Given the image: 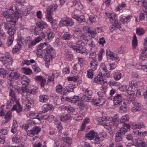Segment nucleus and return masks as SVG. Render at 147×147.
<instances>
[{"mask_svg":"<svg viewBox=\"0 0 147 147\" xmlns=\"http://www.w3.org/2000/svg\"><path fill=\"white\" fill-rule=\"evenodd\" d=\"M3 15L7 21L13 22L14 24L20 16V13L18 11H16L15 12L12 8L7 10L3 13Z\"/></svg>","mask_w":147,"mask_h":147,"instance_id":"obj_1","label":"nucleus"},{"mask_svg":"<svg viewBox=\"0 0 147 147\" xmlns=\"http://www.w3.org/2000/svg\"><path fill=\"white\" fill-rule=\"evenodd\" d=\"M0 61L7 69L11 70L10 67L12 66L13 61L9 54L6 53L4 56L0 58Z\"/></svg>","mask_w":147,"mask_h":147,"instance_id":"obj_2","label":"nucleus"},{"mask_svg":"<svg viewBox=\"0 0 147 147\" xmlns=\"http://www.w3.org/2000/svg\"><path fill=\"white\" fill-rule=\"evenodd\" d=\"M74 24V22L72 19L66 17L61 19L59 23L60 26H71Z\"/></svg>","mask_w":147,"mask_h":147,"instance_id":"obj_3","label":"nucleus"},{"mask_svg":"<svg viewBox=\"0 0 147 147\" xmlns=\"http://www.w3.org/2000/svg\"><path fill=\"white\" fill-rule=\"evenodd\" d=\"M20 74L16 72H11L9 75L8 84L10 85H13L14 80H17L19 79Z\"/></svg>","mask_w":147,"mask_h":147,"instance_id":"obj_4","label":"nucleus"},{"mask_svg":"<svg viewBox=\"0 0 147 147\" xmlns=\"http://www.w3.org/2000/svg\"><path fill=\"white\" fill-rule=\"evenodd\" d=\"M41 129L38 126H34L30 130H28L27 134L28 136H33L35 134H37L40 131Z\"/></svg>","mask_w":147,"mask_h":147,"instance_id":"obj_5","label":"nucleus"},{"mask_svg":"<svg viewBox=\"0 0 147 147\" xmlns=\"http://www.w3.org/2000/svg\"><path fill=\"white\" fill-rule=\"evenodd\" d=\"M47 43H45L44 44L40 43L37 47V55H39L41 56H42V54L43 53V52L44 50L45 51V49H44V48H47Z\"/></svg>","mask_w":147,"mask_h":147,"instance_id":"obj_6","label":"nucleus"},{"mask_svg":"<svg viewBox=\"0 0 147 147\" xmlns=\"http://www.w3.org/2000/svg\"><path fill=\"white\" fill-rule=\"evenodd\" d=\"M114 105L117 106H119L122 101V97L120 94H117L113 98Z\"/></svg>","mask_w":147,"mask_h":147,"instance_id":"obj_7","label":"nucleus"},{"mask_svg":"<svg viewBox=\"0 0 147 147\" xmlns=\"http://www.w3.org/2000/svg\"><path fill=\"white\" fill-rule=\"evenodd\" d=\"M124 127L121 128L119 130H118L117 132L122 135L125 136L128 131V129L130 128V125L129 124L127 123H124Z\"/></svg>","mask_w":147,"mask_h":147,"instance_id":"obj_8","label":"nucleus"},{"mask_svg":"<svg viewBox=\"0 0 147 147\" xmlns=\"http://www.w3.org/2000/svg\"><path fill=\"white\" fill-rule=\"evenodd\" d=\"M9 89L10 90L9 96L11 97V99L13 100H16V98L14 90L15 86H14L13 85L12 86L9 85Z\"/></svg>","mask_w":147,"mask_h":147,"instance_id":"obj_9","label":"nucleus"},{"mask_svg":"<svg viewBox=\"0 0 147 147\" xmlns=\"http://www.w3.org/2000/svg\"><path fill=\"white\" fill-rule=\"evenodd\" d=\"M106 101L104 98L99 97L98 99L93 100V103L95 105L100 106L104 104Z\"/></svg>","mask_w":147,"mask_h":147,"instance_id":"obj_10","label":"nucleus"},{"mask_svg":"<svg viewBox=\"0 0 147 147\" xmlns=\"http://www.w3.org/2000/svg\"><path fill=\"white\" fill-rule=\"evenodd\" d=\"M133 106L131 108V111L133 112L140 111L142 109L141 105L138 103L134 102L132 103Z\"/></svg>","mask_w":147,"mask_h":147,"instance_id":"obj_11","label":"nucleus"},{"mask_svg":"<svg viewBox=\"0 0 147 147\" xmlns=\"http://www.w3.org/2000/svg\"><path fill=\"white\" fill-rule=\"evenodd\" d=\"M41 32L42 34V37H43V38H45L46 37H47V39L50 40H51L55 36L54 34L51 32H50L49 33L47 32L44 33L43 32Z\"/></svg>","mask_w":147,"mask_h":147,"instance_id":"obj_12","label":"nucleus"},{"mask_svg":"<svg viewBox=\"0 0 147 147\" xmlns=\"http://www.w3.org/2000/svg\"><path fill=\"white\" fill-rule=\"evenodd\" d=\"M28 122V124L26 125L24 127V129L26 131H27L28 129H29V130H30L34 127L35 123L34 121H32L29 120Z\"/></svg>","mask_w":147,"mask_h":147,"instance_id":"obj_13","label":"nucleus"},{"mask_svg":"<svg viewBox=\"0 0 147 147\" xmlns=\"http://www.w3.org/2000/svg\"><path fill=\"white\" fill-rule=\"evenodd\" d=\"M36 25L40 30H42L44 28L47 26V24L43 21H40L37 22Z\"/></svg>","mask_w":147,"mask_h":147,"instance_id":"obj_14","label":"nucleus"},{"mask_svg":"<svg viewBox=\"0 0 147 147\" xmlns=\"http://www.w3.org/2000/svg\"><path fill=\"white\" fill-rule=\"evenodd\" d=\"M74 32L76 34L78 35V37H80L81 39L84 38L85 37V35L82 33V30L79 28H76L74 31Z\"/></svg>","mask_w":147,"mask_h":147,"instance_id":"obj_15","label":"nucleus"},{"mask_svg":"<svg viewBox=\"0 0 147 147\" xmlns=\"http://www.w3.org/2000/svg\"><path fill=\"white\" fill-rule=\"evenodd\" d=\"M13 25V24L7 22H3L0 25V27L4 28L5 30H8L12 27Z\"/></svg>","mask_w":147,"mask_h":147,"instance_id":"obj_16","label":"nucleus"},{"mask_svg":"<svg viewBox=\"0 0 147 147\" xmlns=\"http://www.w3.org/2000/svg\"><path fill=\"white\" fill-rule=\"evenodd\" d=\"M15 24L13 23V26L11 27L7 31V33L9 35V36L14 37V35L16 32V27L15 26Z\"/></svg>","mask_w":147,"mask_h":147,"instance_id":"obj_17","label":"nucleus"},{"mask_svg":"<svg viewBox=\"0 0 147 147\" xmlns=\"http://www.w3.org/2000/svg\"><path fill=\"white\" fill-rule=\"evenodd\" d=\"M110 121L111 120H107L106 122L104 121V123H101V125L106 129L107 130L111 129L112 125L111 124H110Z\"/></svg>","mask_w":147,"mask_h":147,"instance_id":"obj_18","label":"nucleus"},{"mask_svg":"<svg viewBox=\"0 0 147 147\" xmlns=\"http://www.w3.org/2000/svg\"><path fill=\"white\" fill-rule=\"evenodd\" d=\"M21 83L22 84H26L28 85L30 81V80L26 76L23 75L21 78Z\"/></svg>","mask_w":147,"mask_h":147,"instance_id":"obj_19","label":"nucleus"},{"mask_svg":"<svg viewBox=\"0 0 147 147\" xmlns=\"http://www.w3.org/2000/svg\"><path fill=\"white\" fill-rule=\"evenodd\" d=\"M96 134L93 130L90 131L88 133L86 134V136L87 138L91 140L94 138Z\"/></svg>","mask_w":147,"mask_h":147,"instance_id":"obj_20","label":"nucleus"},{"mask_svg":"<svg viewBox=\"0 0 147 147\" xmlns=\"http://www.w3.org/2000/svg\"><path fill=\"white\" fill-rule=\"evenodd\" d=\"M46 53L45 55L48 56L49 57L52 58L53 55L51 54L52 51L53 50V49L50 46L48 47L47 48H46Z\"/></svg>","mask_w":147,"mask_h":147,"instance_id":"obj_21","label":"nucleus"},{"mask_svg":"<svg viewBox=\"0 0 147 147\" xmlns=\"http://www.w3.org/2000/svg\"><path fill=\"white\" fill-rule=\"evenodd\" d=\"M106 92V90L103 89L98 92L97 94L99 97L104 98L107 96Z\"/></svg>","mask_w":147,"mask_h":147,"instance_id":"obj_22","label":"nucleus"},{"mask_svg":"<svg viewBox=\"0 0 147 147\" xmlns=\"http://www.w3.org/2000/svg\"><path fill=\"white\" fill-rule=\"evenodd\" d=\"M111 121V120H110ZM119 117L117 116H114L111 120V123L113 125L117 127L119 123Z\"/></svg>","mask_w":147,"mask_h":147,"instance_id":"obj_23","label":"nucleus"},{"mask_svg":"<svg viewBox=\"0 0 147 147\" xmlns=\"http://www.w3.org/2000/svg\"><path fill=\"white\" fill-rule=\"evenodd\" d=\"M51 105L49 104L48 105H45L43 106L44 110L41 112L42 113H45L46 112H47L51 109Z\"/></svg>","mask_w":147,"mask_h":147,"instance_id":"obj_24","label":"nucleus"},{"mask_svg":"<svg viewBox=\"0 0 147 147\" xmlns=\"http://www.w3.org/2000/svg\"><path fill=\"white\" fill-rule=\"evenodd\" d=\"M103 77L101 73L99 74L94 79V81L95 82L100 83L102 80Z\"/></svg>","mask_w":147,"mask_h":147,"instance_id":"obj_25","label":"nucleus"},{"mask_svg":"<svg viewBox=\"0 0 147 147\" xmlns=\"http://www.w3.org/2000/svg\"><path fill=\"white\" fill-rule=\"evenodd\" d=\"M28 86V85H26V84H22L21 90L22 93L25 92H27L26 95L27 98H28V95H30V94H29V92H30V90L27 88V87Z\"/></svg>","mask_w":147,"mask_h":147,"instance_id":"obj_26","label":"nucleus"},{"mask_svg":"<svg viewBox=\"0 0 147 147\" xmlns=\"http://www.w3.org/2000/svg\"><path fill=\"white\" fill-rule=\"evenodd\" d=\"M72 37L71 35L69 32L65 33L62 37L63 39L65 40H69L72 38Z\"/></svg>","mask_w":147,"mask_h":147,"instance_id":"obj_27","label":"nucleus"},{"mask_svg":"<svg viewBox=\"0 0 147 147\" xmlns=\"http://www.w3.org/2000/svg\"><path fill=\"white\" fill-rule=\"evenodd\" d=\"M49 99L48 96L44 95H40L39 96V100L42 102H46Z\"/></svg>","mask_w":147,"mask_h":147,"instance_id":"obj_28","label":"nucleus"},{"mask_svg":"<svg viewBox=\"0 0 147 147\" xmlns=\"http://www.w3.org/2000/svg\"><path fill=\"white\" fill-rule=\"evenodd\" d=\"M71 116L69 114H67L65 115L61 116L60 119L62 121H65L71 119Z\"/></svg>","mask_w":147,"mask_h":147,"instance_id":"obj_29","label":"nucleus"},{"mask_svg":"<svg viewBox=\"0 0 147 147\" xmlns=\"http://www.w3.org/2000/svg\"><path fill=\"white\" fill-rule=\"evenodd\" d=\"M98 63L96 60H93L91 61L90 63V67L92 68L94 70H95L97 67Z\"/></svg>","mask_w":147,"mask_h":147,"instance_id":"obj_30","label":"nucleus"},{"mask_svg":"<svg viewBox=\"0 0 147 147\" xmlns=\"http://www.w3.org/2000/svg\"><path fill=\"white\" fill-rule=\"evenodd\" d=\"M22 45L18 43L15 46L13 49L12 52L13 53H15L18 52L20 50Z\"/></svg>","mask_w":147,"mask_h":147,"instance_id":"obj_31","label":"nucleus"},{"mask_svg":"<svg viewBox=\"0 0 147 147\" xmlns=\"http://www.w3.org/2000/svg\"><path fill=\"white\" fill-rule=\"evenodd\" d=\"M106 55L109 56L110 58L114 60H116L117 58L114 57L113 53L111 51H110L109 50H107L106 51Z\"/></svg>","mask_w":147,"mask_h":147,"instance_id":"obj_32","label":"nucleus"},{"mask_svg":"<svg viewBox=\"0 0 147 147\" xmlns=\"http://www.w3.org/2000/svg\"><path fill=\"white\" fill-rule=\"evenodd\" d=\"M22 69L23 73L27 75H30L32 73V71L29 68L24 67L22 68Z\"/></svg>","mask_w":147,"mask_h":147,"instance_id":"obj_33","label":"nucleus"},{"mask_svg":"<svg viewBox=\"0 0 147 147\" xmlns=\"http://www.w3.org/2000/svg\"><path fill=\"white\" fill-rule=\"evenodd\" d=\"M86 51L85 47L82 45L78 46L77 52L79 53H83Z\"/></svg>","mask_w":147,"mask_h":147,"instance_id":"obj_34","label":"nucleus"},{"mask_svg":"<svg viewBox=\"0 0 147 147\" xmlns=\"http://www.w3.org/2000/svg\"><path fill=\"white\" fill-rule=\"evenodd\" d=\"M11 112L9 111L7 112L5 117V118L6 120V123L7 122L10 120L11 119Z\"/></svg>","mask_w":147,"mask_h":147,"instance_id":"obj_35","label":"nucleus"},{"mask_svg":"<svg viewBox=\"0 0 147 147\" xmlns=\"http://www.w3.org/2000/svg\"><path fill=\"white\" fill-rule=\"evenodd\" d=\"M144 30L142 28L139 27L136 29V33L138 35H143L144 34Z\"/></svg>","mask_w":147,"mask_h":147,"instance_id":"obj_36","label":"nucleus"},{"mask_svg":"<svg viewBox=\"0 0 147 147\" xmlns=\"http://www.w3.org/2000/svg\"><path fill=\"white\" fill-rule=\"evenodd\" d=\"M137 40L136 36L135 34H134L132 39V45L134 48H136V47L137 46Z\"/></svg>","mask_w":147,"mask_h":147,"instance_id":"obj_37","label":"nucleus"},{"mask_svg":"<svg viewBox=\"0 0 147 147\" xmlns=\"http://www.w3.org/2000/svg\"><path fill=\"white\" fill-rule=\"evenodd\" d=\"M95 140L94 143L97 144H99L100 143V142L103 140V139H101L97 135V134L96 135L94 138Z\"/></svg>","mask_w":147,"mask_h":147,"instance_id":"obj_38","label":"nucleus"},{"mask_svg":"<svg viewBox=\"0 0 147 147\" xmlns=\"http://www.w3.org/2000/svg\"><path fill=\"white\" fill-rule=\"evenodd\" d=\"M63 140L69 146L71 145L72 143V139L69 137L63 138Z\"/></svg>","mask_w":147,"mask_h":147,"instance_id":"obj_39","label":"nucleus"},{"mask_svg":"<svg viewBox=\"0 0 147 147\" xmlns=\"http://www.w3.org/2000/svg\"><path fill=\"white\" fill-rule=\"evenodd\" d=\"M132 125L135 127V128L140 129L144 127V125L142 123H133Z\"/></svg>","mask_w":147,"mask_h":147,"instance_id":"obj_40","label":"nucleus"},{"mask_svg":"<svg viewBox=\"0 0 147 147\" xmlns=\"http://www.w3.org/2000/svg\"><path fill=\"white\" fill-rule=\"evenodd\" d=\"M129 117L128 115H126L123 116L120 120L121 123H123L128 120Z\"/></svg>","mask_w":147,"mask_h":147,"instance_id":"obj_41","label":"nucleus"},{"mask_svg":"<svg viewBox=\"0 0 147 147\" xmlns=\"http://www.w3.org/2000/svg\"><path fill=\"white\" fill-rule=\"evenodd\" d=\"M56 9L55 5H53L52 6L49 7V8L47 9V13L51 14L53 11H55Z\"/></svg>","mask_w":147,"mask_h":147,"instance_id":"obj_42","label":"nucleus"},{"mask_svg":"<svg viewBox=\"0 0 147 147\" xmlns=\"http://www.w3.org/2000/svg\"><path fill=\"white\" fill-rule=\"evenodd\" d=\"M121 136L120 133L117 132L115 134V140L116 142H119L121 141L122 140Z\"/></svg>","mask_w":147,"mask_h":147,"instance_id":"obj_43","label":"nucleus"},{"mask_svg":"<svg viewBox=\"0 0 147 147\" xmlns=\"http://www.w3.org/2000/svg\"><path fill=\"white\" fill-rule=\"evenodd\" d=\"M56 91L58 93L62 94V91L63 89V87L62 85H57L56 87Z\"/></svg>","mask_w":147,"mask_h":147,"instance_id":"obj_44","label":"nucleus"},{"mask_svg":"<svg viewBox=\"0 0 147 147\" xmlns=\"http://www.w3.org/2000/svg\"><path fill=\"white\" fill-rule=\"evenodd\" d=\"M121 76V75L120 72H117L115 73L114 78L115 80H118L120 79Z\"/></svg>","mask_w":147,"mask_h":147,"instance_id":"obj_45","label":"nucleus"},{"mask_svg":"<svg viewBox=\"0 0 147 147\" xmlns=\"http://www.w3.org/2000/svg\"><path fill=\"white\" fill-rule=\"evenodd\" d=\"M7 71L4 68L0 69V76H2L3 78H5Z\"/></svg>","mask_w":147,"mask_h":147,"instance_id":"obj_46","label":"nucleus"},{"mask_svg":"<svg viewBox=\"0 0 147 147\" xmlns=\"http://www.w3.org/2000/svg\"><path fill=\"white\" fill-rule=\"evenodd\" d=\"M78 105L79 108L81 110H84V109H86L87 106L82 102H80L78 104Z\"/></svg>","mask_w":147,"mask_h":147,"instance_id":"obj_47","label":"nucleus"},{"mask_svg":"<svg viewBox=\"0 0 147 147\" xmlns=\"http://www.w3.org/2000/svg\"><path fill=\"white\" fill-rule=\"evenodd\" d=\"M94 70L92 69H90L88 70L87 71V76L89 78H92L93 76Z\"/></svg>","mask_w":147,"mask_h":147,"instance_id":"obj_48","label":"nucleus"},{"mask_svg":"<svg viewBox=\"0 0 147 147\" xmlns=\"http://www.w3.org/2000/svg\"><path fill=\"white\" fill-rule=\"evenodd\" d=\"M74 89L73 88H71L69 89H65V90H63V91L62 93V94L63 95H66L67 94H68L70 92H74Z\"/></svg>","mask_w":147,"mask_h":147,"instance_id":"obj_49","label":"nucleus"},{"mask_svg":"<svg viewBox=\"0 0 147 147\" xmlns=\"http://www.w3.org/2000/svg\"><path fill=\"white\" fill-rule=\"evenodd\" d=\"M14 39V37L9 36L7 41V44L8 46H9L12 43Z\"/></svg>","mask_w":147,"mask_h":147,"instance_id":"obj_50","label":"nucleus"},{"mask_svg":"<svg viewBox=\"0 0 147 147\" xmlns=\"http://www.w3.org/2000/svg\"><path fill=\"white\" fill-rule=\"evenodd\" d=\"M137 83L136 82H131V83L129 84V88H130L131 89H133L134 88H137Z\"/></svg>","mask_w":147,"mask_h":147,"instance_id":"obj_51","label":"nucleus"},{"mask_svg":"<svg viewBox=\"0 0 147 147\" xmlns=\"http://www.w3.org/2000/svg\"><path fill=\"white\" fill-rule=\"evenodd\" d=\"M64 109L69 113H73V111L74 110V109L73 108L71 107H65Z\"/></svg>","mask_w":147,"mask_h":147,"instance_id":"obj_52","label":"nucleus"},{"mask_svg":"<svg viewBox=\"0 0 147 147\" xmlns=\"http://www.w3.org/2000/svg\"><path fill=\"white\" fill-rule=\"evenodd\" d=\"M127 106L125 102H124L121 105L120 107V109L122 110L123 112H125L127 111Z\"/></svg>","mask_w":147,"mask_h":147,"instance_id":"obj_53","label":"nucleus"},{"mask_svg":"<svg viewBox=\"0 0 147 147\" xmlns=\"http://www.w3.org/2000/svg\"><path fill=\"white\" fill-rule=\"evenodd\" d=\"M79 100V98L78 96H74L72 98L71 100V103H76Z\"/></svg>","mask_w":147,"mask_h":147,"instance_id":"obj_54","label":"nucleus"},{"mask_svg":"<svg viewBox=\"0 0 147 147\" xmlns=\"http://www.w3.org/2000/svg\"><path fill=\"white\" fill-rule=\"evenodd\" d=\"M84 91L85 92L83 94L84 95L91 96L92 94V91L91 90L86 89Z\"/></svg>","mask_w":147,"mask_h":147,"instance_id":"obj_55","label":"nucleus"},{"mask_svg":"<svg viewBox=\"0 0 147 147\" xmlns=\"http://www.w3.org/2000/svg\"><path fill=\"white\" fill-rule=\"evenodd\" d=\"M90 96H84L82 97L83 99L87 102H91L92 101L93 102V99H92V98L90 97Z\"/></svg>","mask_w":147,"mask_h":147,"instance_id":"obj_56","label":"nucleus"},{"mask_svg":"<svg viewBox=\"0 0 147 147\" xmlns=\"http://www.w3.org/2000/svg\"><path fill=\"white\" fill-rule=\"evenodd\" d=\"M137 145L139 147H147V144L143 142H137Z\"/></svg>","mask_w":147,"mask_h":147,"instance_id":"obj_57","label":"nucleus"},{"mask_svg":"<svg viewBox=\"0 0 147 147\" xmlns=\"http://www.w3.org/2000/svg\"><path fill=\"white\" fill-rule=\"evenodd\" d=\"M125 138L128 140H132L133 137L132 134H126L125 135Z\"/></svg>","mask_w":147,"mask_h":147,"instance_id":"obj_58","label":"nucleus"},{"mask_svg":"<svg viewBox=\"0 0 147 147\" xmlns=\"http://www.w3.org/2000/svg\"><path fill=\"white\" fill-rule=\"evenodd\" d=\"M112 21V22L113 23H114V26L116 28H121L119 23L117 22L116 20V19L115 18V17L113 19V20Z\"/></svg>","mask_w":147,"mask_h":147,"instance_id":"obj_59","label":"nucleus"},{"mask_svg":"<svg viewBox=\"0 0 147 147\" xmlns=\"http://www.w3.org/2000/svg\"><path fill=\"white\" fill-rule=\"evenodd\" d=\"M14 101L12 99L10 100H9L6 105L7 108L9 109H10L11 107L13 106Z\"/></svg>","mask_w":147,"mask_h":147,"instance_id":"obj_60","label":"nucleus"},{"mask_svg":"<svg viewBox=\"0 0 147 147\" xmlns=\"http://www.w3.org/2000/svg\"><path fill=\"white\" fill-rule=\"evenodd\" d=\"M77 20L79 23H81L82 22H84L85 19L84 16L83 15H82L78 17Z\"/></svg>","mask_w":147,"mask_h":147,"instance_id":"obj_61","label":"nucleus"},{"mask_svg":"<svg viewBox=\"0 0 147 147\" xmlns=\"http://www.w3.org/2000/svg\"><path fill=\"white\" fill-rule=\"evenodd\" d=\"M18 126V125H13L11 129V132L13 134H15L17 131V128Z\"/></svg>","mask_w":147,"mask_h":147,"instance_id":"obj_62","label":"nucleus"},{"mask_svg":"<svg viewBox=\"0 0 147 147\" xmlns=\"http://www.w3.org/2000/svg\"><path fill=\"white\" fill-rule=\"evenodd\" d=\"M50 58L52 59V58L49 57L48 56H47L46 55H45L44 57V59L46 61L45 65L47 66L49 65V63Z\"/></svg>","mask_w":147,"mask_h":147,"instance_id":"obj_63","label":"nucleus"},{"mask_svg":"<svg viewBox=\"0 0 147 147\" xmlns=\"http://www.w3.org/2000/svg\"><path fill=\"white\" fill-rule=\"evenodd\" d=\"M36 43L34 40L33 41H29V42L28 43V48H32V47L34 46L36 44Z\"/></svg>","mask_w":147,"mask_h":147,"instance_id":"obj_64","label":"nucleus"}]
</instances>
